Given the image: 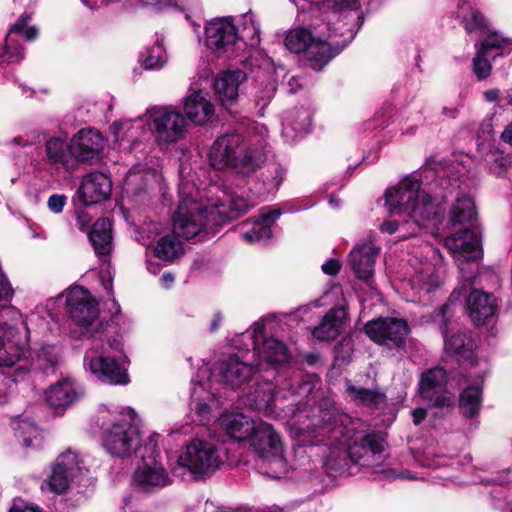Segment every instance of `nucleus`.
Returning a JSON list of instances; mask_svg holds the SVG:
<instances>
[{
    "instance_id": "obj_53",
    "label": "nucleus",
    "mask_w": 512,
    "mask_h": 512,
    "mask_svg": "<svg viewBox=\"0 0 512 512\" xmlns=\"http://www.w3.org/2000/svg\"><path fill=\"white\" fill-rule=\"evenodd\" d=\"M321 268L327 275H336L341 268V264L338 260L332 258L322 264Z\"/></svg>"
},
{
    "instance_id": "obj_57",
    "label": "nucleus",
    "mask_w": 512,
    "mask_h": 512,
    "mask_svg": "<svg viewBox=\"0 0 512 512\" xmlns=\"http://www.w3.org/2000/svg\"><path fill=\"white\" fill-rule=\"evenodd\" d=\"M9 512H41L37 507L27 504H14Z\"/></svg>"
},
{
    "instance_id": "obj_48",
    "label": "nucleus",
    "mask_w": 512,
    "mask_h": 512,
    "mask_svg": "<svg viewBox=\"0 0 512 512\" xmlns=\"http://www.w3.org/2000/svg\"><path fill=\"white\" fill-rule=\"evenodd\" d=\"M411 224L413 225V228L411 229V231L406 232L405 228H406L407 225H409V222L398 224L396 221H385L381 225V230L383 232H386V233H389V234H393L395 232H399L400 233L399 237L405 238L408 235H415V234H417V232L420 230V228L416 227L412 222H411Z\"/></svg>"
},
{
    "instance_id": "obj_36",
    "label": "nucleus",
    "mask_w": 512,
    "mask_h": 512,
    "mask_svg": "<svg viewBox=\"0 0 512 512\" xmlns=\"http://www.w3.org/2000/svg\"><path fill=\"white\" fill-rule=\"evenodd\" d=\"M345 387L350 400L357 405L380 408L386 404L387 397L379 388H363L354 385L350 380L345 382Z\"/></svg>"
},
{
    "instance_id": "obj_59",
    "label": "nucleus",
    "mask_w": 512,
    "mask_h": 512,
    "mask_svg": "<svg viewBox=\"0 0 512 512\" xmlns=\"http://www.w3.org/2000/svg\"><path fill=\"white\" fill-rule=\"evenodd\" d=\"M507 105H512V89L507 90L501 94L499 107H504Z\"/></svg>"
},
{
    "instance_id": "obj_6",
    "label": "nucleus",
    "mask_w": 512,
    "mask_h": 512,
    "mask_svg": "<svg viewBox=\"0 0 512 512\" xmlns=\"http://www.w3.org/2000/svg\"><path fill=\"white\" fill-rule=\"evenodd\" d=\"M135 412L132 408L120 412L107 409L99 411L102 444L105 450L115 457L132 456L141 445L139 429L134 425Z\"/></svg>"
},
{
    "instance_id": "obj_8",
    "label": "nucleus",
    "mask_w": 512,
    "mask_h": 512,
    "mask_svg": "<svg viewBox=\"0 0 512 512\" xmlns=\"http://www.w3.org/2000/svg\"><path fill=\"white\" fill-rule=\"evenodd\" d=\"M211 165L216 169L235 168L237 173L249 175L261 167L264 154L256 149L245 148L239 134L218 137L209 152Z\"/></svg>"
},
{
    "instance_id": "obj_62",
    "label": "nucleus",
    "mask_w": 512,
    "mask_h": 512,
    "mask_svg": "<svg viewBox=\"0 0 512 512\" xmlns=\"http://www.w3.org/2000/svg\"><path fill=\"white\" fill-rule=\"evenodd\" d=\"M161 283L165 288H169L174 282V276L170 273H164L161 278Z\"/></svg>"
},
{
    "instance_id": "obj_60",
    "label": "nucleus",
    "mask_w": 512,
    "mask_h": 512,
    "mask_svg": "<svg viewBox=\"0 0 512 512\" xmlns=\"http://www.w3.org/2000/svg\"><path fill=\"white\" fill-rule=\"evenodd\" d=\"M501 138L504 142L512 144V122L502 132Z\"/></svg>"
},
{
    "instance_id": "obj_33",
    "label": "nucleus",
    "mask_w": 512,
    "mask_h": 512,
    "mask_svg": "<svg viewBox=\"0 0 512 512\" xmlns=\"http://www.w3.org/2000/svg\"><path fill=\"white\" fill-rule=\"evenodd\" d=\"M244 79L245 74L240 70L226 71L216 78L214 88L224 106L231 105L236 99L239 85Z\"/></svg>"
},
{
    "instance_id": "obj_10",
    "label": "nucleus",
    "mask_w": 512,
    "mask_h": 512,
    "mask_svg": "<svg viewBox=\"0 0 512 512\" xmlns=\"http://www.w3.org/2000/svg\"><path fill=\"white\" fill-rule=\"evenodd\" d=\"M147 116L155 141L162 148L177 143L187 133L186 117L172 106L153 107Z\"/></svg>"
},
{
    "instance_id": "obj_31",
    "label": "nucleus",
    "mask_w": 512,
    "mask_h": 512,
    "mask_svg": "<svg viewBox=\"0 0 512 512\" xmlns=\"http://www.w3.org/2000/svg\"><path fill=\"white\" fill-rule=\"evenodd\" d=\"M44 158L43 161L56 169L61 167H70L73 162V155L71 145L61 137H50L44 144Z\"/></svg>"
},
{
    "instance_id": "obj_41",
    "label": "nucleus",
    "mask_w": 512,
    "mask_h": 512,
    "mask_svg": "<svg viewBox=\"0 0 512 512\" xmlns=\"http://www.w3.org/2000/svg\"><path fill=\"white\" fill-rule=\"evenodd\" d=\"M476 217L477 213L473 199L469 196L458 197L451 210V222L453 224L474 226Z\"/></svg>"
},
{
    "instance_id": "obj_23",
    "label": "nucleus",
    "mask_w": 512,
    "mask_h": 512,
    "mask_svg": "<svg viewBox=\"0 0 512 512\" xmlns=\"http://www.w3.org/2000/svg\"><path fill=\"white\" fill-rule=\"evenodd\" d=\"M70 145L75 160L91 163L100 157L103 150V138L94 129H82L73 136Z\"/></svg>"
},
{
    "instance_id": "obj_15",
    "label": "nucleus",
    "mask_w": 512,
    "mask_h": 512,
    "mask_svg": "<svg viewBox=\"0 0 512 512\" xmlns=\"http://www.w3.org/2000/svg\"><path fill=\"white\" fill-rule=\"evenodd\" d=\"M263 333V328L258 327L253 332L247 331L241 336V339H247L251 341L253 346L252 357L256 356L255 366L258 369H264L268 366H277L286 363L289 360V352L286 345L273 337L263 340L262 344L259 345L257 341V335Z\"/></svg>"
},
{
    "instance_id": "obj_25",
    "label": "nucleus",
    "mask_w": 512,
    "mask_h": 512,
    "mask_svg": "<svg viewBox=\"0 0 512 512\" xmlns=\"http://www.w3.org/2000/svg\"><path fill=\"white\" fill-rule=\"evenodd\" d=\"M112 191V181L104 173L91 172L84 176L78 195L84 205H92L106 200Z\"/></svg>"
},
{
    "instance_id": "obj_29",
    "label": "nucleus",
    "mask_w": 512,
    "mask_h": 512,
    "mask_svg": "<svg viewBox=\"0 0 512 512\" xmlns=\"http://www.w3.org/2000/svg\"><path fill=\"white\" fill-rule=\"evenodd\" d=\"M184 111L190 121L202 125L214 115V105L211 103L208 93L198 90L185 98Z\"/></svg>"
},
{
    "instance_id": "obj_46",
    "label": "nucleus",
    "mask_w": 512,
    "mask_h": 512,
    "mask_svg": "<svg viewBox=\"0 0 512 512\" xmlns=\"http://www.w3.org/2000/svg\"><path fill=\"white\" fill-rule=\"evenodd\" d=\"M205 389L203 383H198L192 390L191 398H192V409L202 418L207 419L208 415L211 413L212 405L214 403V399L210 402H207L206 399L201 397V392Z\"/></svg>"
},
{
    "instance_id": "obj_30",
    "label": "nucleus",
    "mask_w": 512,
    "mask_h": 512,
    "mask_svg": "<svg viewBox=\"0 0 512 512\" xmlns=\"http://www.w3.org/2000/svg\"><path fill=\"white\" fill-rule=\"evenodd\" d=\"M469 316L476 325H483L494 316L497 304L495 297L481 290L470 292L467 300Z\"/></svg>"
},
{
    "instance_id": "obj_61",
    "label": "nucleus",
    "mask_w": 512,
    "mask_h": 512,
    "mask_svg": "<svg viewBox=\"0 0 512 512\" xmlns=\"http://www.w3.org/2000/svg\"><path fill=\"white\" fill-rule=\"evenodd\" d=\"M222 319H223V317H222V315L220 313H216L214 315V317H213V319L211 321V324H210V331L211 332H215L219 328V326H220V324L222 322Z\"/></svg>"
},
{
    "instance_id": "obj_32",
    "label": "nucleus",
    "mask_w": 512,
    "mask_h": 512,
    "mask_svg": "<svg viewBox=\"0 0 512 512\" xmlns=\"http://www.w3.org/2000/svg\"><path fill=\"white\" fill-rule=\"evenodd\" d=\"M312 411L313 415L311 423L307 425L308 429L317 431L319 435L328 436V438L338 439L339 436H345L344 429L336 427L337 420L334 412L323 409L321 406L314 407Z\"/></svg>"
},
{
    "instance_id": "obj_51",
    "label": "nucleus",
    "mask_w": 512,
    "mask_h": 512,
    "mask_svg": "<svg viewBox=\"0 0 512 512\" xmlns=\"http://www.w3.org/2000/svg\"><path fill=\"white\" fill-rule=\"evenodd\" d=\"M67 203V197L64 194H52L47 201L49 210L54 214H59L63 211Z\"/></svg>"
},
{
    "instance_id": "obj_35",
    "label": "nucleus",
    "mask_w": 512,
    "mask_h": 512,
    "mask_svg": "<svg viewBox=\"0 0 512 512\" xmlns=\"http://www.w3.org/2000/svg\"><path fill=\"white\" fill-rule=\"evenodd\" d=\"M279 209H263L259 218L255 220L254 227L243 234V238L248 243L268 240L272 237V225L281 216Z\"/></svg>"
},
{
    "instance_id": "obj_9",
    "label": "nucleus",
    "mask_w": 512,
    "mask_h": 512,
    "mask_svg": "<svg viewBox=\"0 0 512 512\" xmlns=\"http://www.w3.org/2000/svg\"><path fill=\"white\" fill-rule=\"evenodd\" d=\"M159 438L160 435L157 433L152 434L148 438L144 445L142 462L133 474L134 485L144 492H153L171 483V478L157 452Z\"/></svg>"
},
{
    "instance_id": "obj_17",
    "label": "nucleus",
    "mask_w": 512,
    "mask_h": 512,
    "mask_svg": "<svg viewBox=\"0 0 512 512\" xmlns=\"http://www.w3.org/2000/svg\"><path fill=\"white\" fill-rule=\"evenodd\" d=\"M250 446L259 458L266 461L278 462L284 459L281 435L267 422H258L250 437Z\"/></svg>"
},
{
    "instance_id": "obj_26",
    "label": "nucleus",
    "mask_w": 512,
    "mask_h": 512,
    "mask_svg": "<svg viewBox=\"0 0 512 512\" xmlns=\"http://www.w3.org/2000/svg\"><path fill=\"white\" fill-rule=\"evenodd\" d=\"M218 424L227 436L241 442L250 439L258 423L242 412L226 411L219 417Z\"/></svg>"
},
{
    "instance_id": "obj_38",
    "label": "nucleus",
    "mask_w": 512,
    "mask_h": 512,
    "mask_svg": "<svg viewBox=\"0 0 512 512\" xmlns=\"http://www.w3.org/2000/svg\"><path fill=\"white\" fill-rule=\"evenodd\" d=\"M311 126V117L308 111L297 109L291 111L283 124V135L292 141L305 135Z\"/></svg>"
},
{
    "instance_id": "obj_5",
    "label": "nucleus",
    "mask_w": 512,
    "mask_h": 512,
    "mask_svg": "<svg viewBox=\"0 0 512 512\" xmlns=\"http://www.w3.org/2000/svg\"><path fill=\"white\" fill-rule=\"evenodd\" d=\"M385 205L390 213L407 215L418 228L436 221L438 213L431 197L421 189L420 182L413 176L405 177L386 190Z\"/></svg>"
},
{
    "instance_id": "obj_55",
    "label": "nucleus",
    "mask_w": 512,
    "mask_h": 512,
    "mask_svg": "<svg viewBox=\"0 0 512 512\" xmlns=\"http://www.w3.org/2000/svg\"><path fill=\"white\" fill-rule=\"evenodd\" d=\"M243 20H244V24L245 25H247V24L251 25V29H252V33L253 34L258 33L259 25L256 22L255 15L252 12H248V13L244 14L243 15Z\"/></svg>"
},
{
    "instance_id": "obj_3",
    "label": "nucleus",
    "mask_w": 512,
    "mask_h": 512,
    "mask_svg": "<svg viewBox=\"0 0 512 512\" xmlns=\"http://www.w3.org/2000/svg\"><path fill=\"white\" fill-rule=\"evenodd\" d=\"M194 189V186L181 181L180 201L173 215V234L160 238L155 247V255L163 261L172 262L183 254V246L177 236L189 240L198 236L206 226L207 216L202 211V203L192 195Z\"/></svg>"
},
{
    "instance_id": "obj_34",
    "label": "nucleus",
    "mask_w": 512,
    "mask_h": 512,
    "mask_svg": "<svg viewBox=\"0 0 512 512\" xmlns=\"http://www.w3.org/2000/svg\"><path fill=\"white\" fill-rule=\"evenodd\" d=\"M346 316L347 314L343 307L332 308L323 317L321 323L314 328L313 336L321 341L335 339L340 334Z\"/></svg>"
},
{
    "instance_id": "obj_7",
    "label": "nucleus",
    "mask_w": 512,
    "mask_h": 512,
    "mask_svg": "<svg viewBox=\"0 0 512 512\" xmlns=\"http://www.w3.org/2000/svg\"><path fill=\"white\" fill-rule=\"evenodd\" d=\"M123 344L120 338L93 339L84 356V368L97 380L112 385H126L129 382L127 368L120 362Z\"/></svg>"
},
{
    "instance_id": "obj_1",
    "label": "nucleus",
    "mask_w": 512,
    "mask_h": 512,
    "mask_svg": "<svg viewBox=\"0 0 512 512\" xmlns=\"http://www.w3.org/2000/svg\"><path fill=\"white\" fill-rule=\"evenodd\" d=\"M359 0H323L308 28L291 30L285 46L294 53L304 52L309 66L321 70L354 38L363 23ZM379 0H369V4Z\"/></svg>"
},
{
    "instance_id": "obj_43",
    "label": "nucleus",
    "mask_w": 512,
    "mask_h": 512,
    "mask_svg": "<svg viewBox=\"0 0 512 512\" xmlns=\"http://www.w3.org/2000/svg\"><path fill=\"white\" fill-rule=\"evenodd\" d=\"M484 162L493 173L500 175L502 170L512 163V156L506 155L488 144L487 152L484 154Z\"/></svg>"
},
{
    "instance_id": "obj_37",
    "label": "nucleus",
    "mask_w": 512,
    "mask_h": 512,
    "mask_svg": "<svg viewBox=\"0 0 512 512\" xmlns=\"http://www.w3.org/2000/svg\"><path fill=\"white\" fill-rule=\"evenodd\" d=\"M89 240L95 252L100 255L109 254L112 247V223L109 219H98L92 226Z\"/></svg>"
},
{
    "instance_id": "obj_63",
    "label": "nucleus",
    "mask_w": 512,
    "mask_h": 512,
    "mask_svg": "<svg viewBox=\"0 0 512 512\" xmlns=\"http://www.w3.org/2000/svg\"><path fill=\"white\" fill-rule=\"evenodd\" d=\"M89 8H96L106 4L107 0H81Z\"/></svg>"
},
{
    "instance_id": "obj_4",
    "label": "nucleus",
    "mask_w": 512,
    "mask_h": 512,
    "mask_svg": "<svg viewBox=\"0 0 512 512\" xmlns=\"http://www.w3.org/2000/svg\"><path fill=\"white\" fill-rule=\"evenodd\" d=\"M458 18L462 20L468 33L475 31H488L487 36L476 44V56L473 59V71L478 80L486 79L492 70L491 60L508 55L512 51V40L499 35L496 31H489L485 17L468 1L459 4Z\"/></svg>"
},
{
    "instance_id": "obj_22",
    "label": "nucleus",
    "mask_w": 512,
    "mask_h": 512,
    "mask_svg": "<svg viewBox=\"0 0 512 512\" xmlns=\"http://www.w3.org/2000/svg\"><path fill=\"white\" fill-rule=\"evenodd\" d=\"M249 361L247 354H235L222 360L217 366L221 380L233 389L248 382L255 371L259 370L255 363Z\"/></svg>"
},
{
    "instance_id": "obj_12",
    "label": "nucleus",
    "mask_w": 512,
    "mask_h": 512,
    "mask_svg": "<svg viewBox=\"0 0 512 512\" xmlns=\"http://www.w3.org/2000/svg\"><path fill=\"white\" fill-rule=\"evenodd\" d=\"M224 463L220 450L215 444L195 439L179 455L178 464L199 476L215 472Z\"/></svg>"
},
{
    "instance_id": "obj_14",
    "label": "nucleus",
    "mask_w": 512,
    "mask_h": 512,
    "mask_svg": "<svg viewBox=\"0 0 512 512\" xmlns=\"http://www.w3.org/2000/svg\"><path fill=\"white\" fill-rule=\"evenodd\" d=\"M344 459L348 455L354 463L366 467H379L386 459L383 441L375 434L357 433L347 452H341Z\"/></svg>"
},
{
    "instance_id": "obj_45",
    "label": "nucleus",
    "mask_w": 512,
    "mask_h": 512,
    "mask_svg": "<svg viewBox=\"0 0 512 512\" xmlns=\"http://www.w3.org/2000/svg\"><path fill=\"white\" fill-rule=\"evenodd\" d=\"M444 337V347L448 354L462 355L466 352L469 342L466 334L457 332L448 335L446 330L442 332Z\"/></svg>"
},
{
    "instance_id": "obj_13",
    "label": "nucleus",
    "mask_w": 512,
    "mask_h": 512,
    "mask_svg": "<svg viewBox=\"0 0 512 512\" xmlns=\"http://www.w3.org/2000/svg\"><path fill=\"white\" fill-rule=\"evenodd\" d=\"M205 41L211 50L227 58L236 56L245 45L235 25L227 18L214 19L206 25Z\"/></svg>"
},
{
    "instance_id": "obj_19",
    "label": "nucleus",
    "mask_w": 512,
    "mask_h": 512,
    "mask_svg": "<svg viewBox=\"0 0 512 512\" xmlns=\"http://www.w3.org/2000/svg\"><path fill=\"white\" fill-rule=\"evenodd\" d=\"M364 330L368 337L378 344L399 347L406 339L408 325L403 319L379 318L366 323Z\"/></svg>"
},
{
    "instance_id": "obj_18",
    "label": "nucleus",
    "mask_w": 512,
    "mask_h": 512,
    "mask_svg": "<svg viewBox=\"0 0 512 512\" xmlns=\"http://www.w3.org/2000/svg\"><path fill=\"white\" fill-rule=\"evenodd\" d=\"M447 375L444 369L435 367L423 372L418 383L419 396L438 408L452 405V395L446 390Z\"/></svg>"
},
{
    "instance_id": "obj_42",
    "label": "nucleus",
    "mask_w": 512,
    "mask_h": 512,
    "mask_svg": "<svg viewBox=\"0 0 512 512\" xmlns=\"http://www.w3.org/2000/svg\"><path fill=\"white\" fill-rule=\"evenodd\" d=\"M277 84L274 77L267 73H258L256 76L255 101L258 106L264 108L276 92Z\"/></svg>"
},
{
    "instance_id": "obj_56",
    "label": "nucleus",
    "mask_w": 512,
    "mask_h": 512,
    "mask_svg": "<svg viewBox=\"0 0 512 512\" xmlns=\"http://www.w3.org/2000/svg\"><path fill=\"white\" fill-rule=\"evenodd\" d=\"M427 411L424 408H416L412 411L413 423L419 425L426 418Z\"/></svg>"
},
{
    "instance_id": "obj_40",
    "label": "nucleus",
    "mask_w": 512,
    "mask_h": 512,
    "mask_svg": "<svg viewBox=\"0 0 512 512\" xmlns=\"http://www.w3.org/2000/svg\"><path fill=\"white\" fill-rule=\"evenodd\" d=\"M482 406L481 383L467 386L460 394L459 407L463 416L472 418L478 415Z\"/></svg>"
},
{
    "instance_id": "obj_24",
    "label": "nucleus",
    "mask_w": 512,
    "mask_h": 512,
    "mask_svg": "<svg viewBox=\"0 0 512 512\" xmlns=\"http://www.w3.org/2000/svg\"><path fill=\"white\" fill-rule=\"evenodd\" d=\"M253 205V202L242 195L231 193L222 202L213 204L210 210L202 205V211L207 216L206 224L210 221H216V216H219V221L224 222L240 217Z\"/></svg>"
},
{
    "instance_id": "obj_39",
    "label": "nucleus",
    "mask_w": 512,
    "mask_h": 512,
    "mask_svg": "<svg viewBox=\"0 0 512 512\" xmlns=\"http://www.w3.org/2000/svg\"><path fill=\"white\" fill-rule=\"evenodd\" d=\"M252 405L257 410H271L277 406L281 398H285L280 391H274V385L272 382H264L258 384L254 393L251 394Z\"/></svg>"
},
{
    "instance_id": "obj_21",
    "label": "nucleus",
    "mask_w": 512,
    "mask_h": 512,
    "mask_svg": "<svg viewBox=\"0 0 512 512\" xmlns=\"http://www.w3.org/2000/svg\"><path fill=\"white\" fill-rule=\"evenodd\" d=\"M31 16L24 13L11 26L4 46L0 49V63H18L24 58L23 49L19 46L14 36H22L27 41H32L37 37V30L33 26H28Z\"/></svg>"
},
{
    "instance_id": "obj_44",
    "label": "nucleus",
    "mask_w": 512,
    "mask_h": 512,
    "mask_svg": "<svg viewBox=\"0 0 512 512\" xmlns=\"http://www.w3.org/2000/svg\"><path fill=\"white\" fill-rule=\"evenodd\" d=\"M140 61L145 69H160L167 61L165 49L157 44L141 55Z\"/></svg>"
},
{
    "instance_id": "obj_47",
    "label": "nucleus",
    "mask_w": 512,
    "mask_h": 512,
    "mask_svg": "<svg viewBox=\"0 0 512 512\" xmlns=\"http://www.w3.org/2000/svg\"><path fill=\"white\" fill-rule=\"evenodd\" d=\"M17 433L19 437L23 438V444L26 447L32 446L33 440L40 436L38 428L28 420H21L18 423Z\"/></svg>"
},
{
    "instance_id": "obj_16",
    "label": "nucleus",
    "mask_w": 512,
    "mask_h": 512,
    "mask_svg": "<svg viewBox=\"0 0 512 512\" xmlns=\"http://www.w3.org/2000/svg\"><path fill=\"white\" fill-rule=\"evenodd\" d=\"M66 311L76 325L88 331L97 321L98 304L88 290L74 287L66 293Z\"/></svg>"
},
{
    "instance_id": "obj_28",
    "label": "nucleus",
    "mask_w": 512,
    "mask_h": 512,
    "mask_svg": "<svg viewBox=\"0 0 512 512\" xmlns=\"http://www.w3.org/2000/svg\"><path fill=\"white\" fill-rule=\"evenodd\" d=\"M83 395V387L70 378L58 381L45 392L47 402L54 407H67Z\"/></svg>"
},
{
    "instance_id": "obj_54",
    "label": "nucleus",
    "mask_w": 512,
    "mask_h": 512,
    "mask_svg": "<svg viewBox=\"0 0 512 512\" xmlns=\"http://www.w3.org/2000/svg\"><path fill=\"white\" fill-rule=\"evenodd\" d=\"M483 98L486 102L489 103H496L497 106H499L500 99H501V93L500 90L497 88H492L489 90H486L483 93Z\"/></svg>"
},
{
    "instance_id": "obj_2",
    "label": "nucleus",
    "mask_w": 512,
    "mask_h": 512,
    "mask_svg": "<svg viewBox=\"0 0 512 512\" xmlns=\"http://www.w3.org/2000/svg\"><path fill=\"white\" fill-rule=\"evenodd\" d=\"M29 331L24 323L16 325H0V371L15 367L11 374L12 381L17 383L26 379L32 370L49 373L56 364L55 348L43 346L29 351L26 356Z\"/></svg>"
},
{
    "instance_id": "obj_50",
    "label": "nucleus",
    "mask_w": 512,
    "mask_h": 512,
    "mask_svg": "<svg viewBox=\"0 0 512 512\" xmlns=\"http://www.w3.org/2000/svg\"><path fill=\"white\" fill-rule=\"evenodd\" d=\"M270 173L271 177H266V180L264 181L267 192L276 189L281 184L283 180L284 170L280 165H273Z\"/></svg>"
},
{
    "instance_id": "obj_20",
    "label": "nucleus",
    "mask_w": 512,
    "mask_h": 512,
    "mask_svg": "<svg viewBox=\"0 0 512 512\" xmlns=\"http://www.w3.org/2000/svg\"><path fill=\"white\" fill-rule=\"evenodd\" d=\"M445 247L463 271L464 261H475L481 257L482 250L478 236L469 228L452 233L445 238Z\"/></svg>"
},
{
    "instance_id": "obj_58",
    "label": "nucleus",
    "mask_w": 512,
    "mask_h": 512,
    "mask_svg": "<svg viewBox=\"0 0 512 512\" xmlns=\"http://www.w3.org/2000/svg\"><path fill=\"white\" fill-rule=\"evenodd\" d=\"M146 5H154V6H170L176 5L177 0H141Z\"/></svg>"
},
{
    "instance_id": "obj_52",
    "label": "nucleus",
    "mask_w": 512,
    "mask_h": 512,
    "mask_svg": "<svg viewBox=\"0 0 512 512\" xmlns=\"http://www.w3.org/2000/svg\"><path fill=\"white\" fill-rule=\"evenodd\" d=\"M92 217L83 210L76 211V222L79 230L87 231L90 227Z\"/></svg>"
},
{
    "instance_id": "obj_49",
    "label": "nucleus",
    "mask_w": 512,
    "mask_h": 512,
    "mask_svg": "<svg viewBox=\"0 0 512 512\" xmlns=\"http://www.w3.org/2000/svg\"><path fill=\"white\" fill-rule=\"evenodd\" d=\"M13 297V289L5 276L0 274V312L11 310L12 308L7 305V302ZM0 325H7L6 323H0Z\"/></svg>"
},
{
    "instance_id": "obj_11",
    "label": "nucleus",
    "mask_w": 512,
    "mask_h": 512,
    "mask_svg": "<svg viewBox=\"0 0 512 512\" xmlns=\"http://www.w3.org/2000/svg\"><path fill=\"white\" fill-rule=\"evenodd\" d=\"M88 473L86 461L83 457L72 450L60 454L52 466L51 474L44 484L42 490H48L54 494H63L73 484Z\"/></svg>"
},
{
    "instance_id": "obj_27",
    "label": "nucleus",
    "mask_w": 512,
    "mask_h": 512,
    "mask_svg": "<svg viewBox=\"0 0 512 512\" xmlns=\"http://www.w3.org/2000/svg\"><path fill=\"white\" fill-rule=\"evenodd\" d=\"M379 249L372 243L357 245L350 252V264L356 276L368 282L374 274V265Z\"/></svg>"
},
{
    "instance_id": "obj_64",
    "label": "nucleus",
    "mask_w": 512,
    "mask_h": 512,
    "mask_svg": "<svg viewBox=\"0 0 512 512\" xmlns=\"http://www.w3.org/2000/svg\"><path fill=\"white\" fill-rule=\"evenodd\" d=\"M458 112H459V110L456 107H453V108L443 107V109H442V113L445 116L452 118V119L457 117Z\"/></svg>"
}]
</instances>
